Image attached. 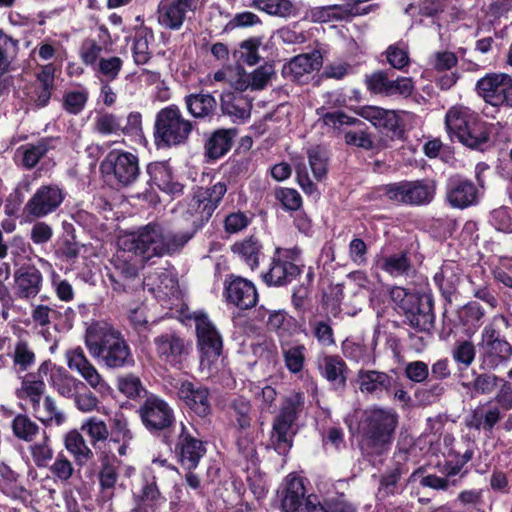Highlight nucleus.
I'll return each instance as SVG.
<instances>
[{"instance_id":"nucleus-3","label":"nucleus","mask_w":512,"mask_h":512,"mask_svg":"<svg viewBox=\"0 0 512 512\" xmlns=\"http://www.w3.org/2000/svg\"><path fill=\"white\" fill-rule=\"evenodd\" d=\"M398 414L393 409L374 407L364 412L359 424L360 449L365 455L380 456L392 445L398 426Z\"/></svg>"},{"instance_id":"nucleus-56","label":"nucleus","mask_w":512,"mask_h":512,"mask_svg":"<svg viewBox=\"0 0 512 512\" xmlns=\"http://www.w3.org/2000/svg\"><path fill=\"white\" fill-rule=\"evenodd\" d=\"M118 390L127 398H140L147 393L140 378L134 374H126L117 379Z\"/></svg>"},{"instance_id":"nucleus-42","label":"nucleus","mask_w":512,"mask_h":512,"mask_svg":"<svg viewBox=\"0 0 512 512\" xmlns=\"http://www.w3.org/2000/svg\"><path fill=\"white\" fill-rule=\"evenodd\" d=\"M14 367L21 372L29 370L36 362V354L26 339L19 338L9 354Z\"/></svg>"},{"instance_id":"nucleus-62","label":"nucleus","mask_w":512,"mask_h":512,"mask_svg":"<svg viewBox=\"0 0 512 512\" xmlns=\"http://www.w3.org/2000/svg\"><path fill=\"white\" fill-rule=\"evenodd\" d=\"M93 130L102 135L117 134L121 130V124L113 113L102 112L95 117Z\"/></svg>"},{"instance_id":"nucleus-8","label":"nucleus","mask_w":512,"mask_h":512,"mask_svg":"<svg viewBox=\"0 0 512 512\" xmlns=\"http://www.w3.org/2000/svg\"><path fill=\"white\" fill-rule=\"evenodd\" d=\"M301 249L298 247H277L271 257L269 269L262 275L268 286L281 287L290 284L305 268L301 262Z\"/></svg>"},{"instance_id":"nucleus-59","label":"nucleus","mask_w":512,"mask_h":512,"mask_svg":"<svg viewBox=\"0 0 512 512\" xmlns=\"http://www.w3.org/2000/svg\"><path fill=\"white\" fill-rule=\"evenodd\" d=\"M110 47L101 46L95 38H86L80 47V57L84 64L92 66L99 61L103 52H109Z\"/></svg>"},{"instance_id":"nucleus-6","label":"nucleus","mask_w":512,"mask_h":512,"mask_svg":"<svg viewBox=\"0 0 512 512\" xmlns=\"http://www.w3.org/2000/svg\"><path fill=\"white\" fill-rule=\"evenodd\" d=\"M194 122L187 119L181 109L171 104L160 109L155 116L154 143L158 148H171L188 143Z\"/></svg>"},{"instance_id":"nucleus-20","label":"nucleus","mask_w":512,"mask_h":512,"mask_svg":"<svg viewBox=\"0 0 512 512\" xmlns=\"http://www.w3.org/2000/svg\"><path fill=\"white\" fill-rule=\"evenodd\" d=\"M177 397L200 417L211 413L210 390L199 382L181 381L177 386Z\"/></svg>"},{"instance_id":"nucleus-52","label":"nucleus","mask_w":512,"mask_h":512,"mask_svg":"<svg viewBox=\"0 0 512 512\" xmlns=\"http://www.w3.org/2000/svg\"><path fill=\"white\" fill-rule=\"evenodd\" d=\"M222 110L225 114L239 119L250 115V106L245 97L240 94L229 93L222 97Z\"/></svg>"},{"instance_id":"nucleus-18","label":"nucleus","mask_w":512,"mask_h":512,"mask_svg":"<svg viewBox=\"0 0 512 512\" xmlns=\"http://www.w3.org/2000/svg\"><path fill=\"white\" fill-rule=\"evenodd\" d=\"M223 295L228 304L240 310L251 309L256 306L258 301V293L254 283L234 274L226 276Z\"/></svg>"},{"instance_id":"nucleus-10","label":"nucleus","mask_w":512,"mask_h":512,"mask_svg":"<svg viewBox=\"0 0 512 512\" xmlns=\"http://www.w3.org/2000/svg\"><path fill=\"white\" fill-rule=\"evenodd\" d=\"M383 194L390 201L410 206L429 204L436 193V183L430 179L400 181L390 183L382 188Z\"/></svg>"},{"instance_id":"nucleus-55","label":"nucleus","mask_w":512,"mask_h":512,"mask_svg":"<svg viewBox=\"0 0 512 512\" xmlns=\"http://www.w3.org/2000/svg\"><path fill=\"white\" fill-rule=\"evenodd\" d=\"M230 408L233 412L232 416L235 423L241 430H246L251 427L252 423V406L250 402L243 397L235 398Z\"/></svg>"},{"instance_id":"nucleus-21","label":"nucleus","mask_w":512,"mask_h":512,"mask_svg":"<svg viewBox=\"0 0 512 512\" xmlns=\"http://www.w3.org/2000/svg\"><path fill=\"white\" fill-rule=\"evenodd\" d=\"M181 429L175 444V454L179 463L187 470L195 469L200 459L205 455L204 443L195 437L191 431L181 423Z\"/></svg>"},{"instance_id":"nucleus-41","label":"nucleus","mask_w":512,"mask_h":512,"mask_svg":"<svg viewBox=\"0 0 512 512\" xmlns=\"http://www.w3.org/2000/svg\"><path fill=\"white\" fill-rule=\"evenodd\" d=\"M379 268L393 277L406 276L412 269L411 260L408 252L382 256L378 260Z\"/></svg>"},{"instance_id":"nucleus-1","label":"nucleus","mask_w":512,"mask_h":512,"mask_svg":"<svg viewBox=\"0 0 512 512\" xmlns=\"http://www.w3.org/2000/svg\"><path fill=\"white\" fill-rule=\"evenodd\" d=\"M85 345L90 355L110 369L134 364L131 348L124 335L107 324L95 323L87 328Z\"/></svg>"},{"instance_id":"nucleus-9","label":"nucleus","mask_w":512,"mask_h":512,"mask_svg":"<svg viewBox=\"0 0 512 512\" xmlns=\"http://www.w3.org/2000/svg\"><path fill=\"white\" fill-rule=\"evenodd\" d=\"M227 192L225 182H217L210 187H196L188 200L185 211L194 230L201 228L212 217Z\"/></svg>"},{"instance_id":"nucleus-31","label":"nucleus","mask_w":512,"mask_h":512,"mask_svg":"<svg viewBox=\"0 0 512 512\" xmlns=\"http://www.w3.org/2000/svg\"><path fill=\"white\" fill-rule=\"evenodd\" d=\"M184 104L187 112L198 120L211 119L216 114L217 101L215 97L201 91L199 93H191L184 97Z\"/></svg>"},{"instance_id":"nucleus-53","label":"nucleus","mask_w":512,"mask_h":512,"mask_svg":"<svg viewBox=\"0 0 512 512\" xmlns=\"http://www.w3.org/2000/svg\"><path fill=\"white\" fill-rule=\"evenodd\" d=\"M383 54L388 64L394 69L403 71L410 65L409 47L403 41L389 45Z\"/></svg>"},{"instance_id":"nucleus-22","label":"nucleus","mask_w":512,"mask_h":512,"mask_svg":"<svg viewBox=\"0 0 512 512\" xmlns=\"http://www.w3.org/2000/svg\"><path fill=\"white\" fill-rule=\"evenodd\" d=\"M97 472L99 483L98 501L108 502L115 497V489L120 477V460L113 454L102 452Z\"/></svg>"},{"instance_id":"nucleus-7","label":"nucleus","mask_w":512,"mask_h":512,"mask_svg":"<svg viewBox=\"0 0 512 512\" xmlns=\"http://www.w3.org/2000/svg\"><path fill=\"white\" fill-rule=\"evenodd\" d=\"M304 406V394L296 392L286 397L274 417L269 445L279 454L287 455L297 433L296 421Z\"/></svg>"},{"instance_id":"nucleus-46","label":"nucleus","mask_w":512,"mask_h":512,"mask_svg":"<svg viewBox=\"0 0 512 512\" xmlns=\"http://www.w3.org/2000/svg\"><path fill=\"white\" fill-rule=\"evenodd\" d=\"M476 346L468 339L456 340L451 348V356L460 369H468L475 360Z\"/></svg>"},{"instance_id":"nucleus-47","label":"nucleus","mask_w":512,"mask_h":512,"mask_svg":"<svg viewBox=\"0 0 512 512\" xmlns=\"http://www.w3.org/2000/svg\"><path fill=\"white\" fill-rule=\"evenodd\" d=\"M250 7L281 18L290 17L295 11L290 0H252Z\"/></svg>"},{"instance_id":"nucleus-27","label":"nucleus","mask_w":512,"mask_h":512,"mask_svg":"<svg viewBox=\"0 0 512 512\" xmlns=\"http://www.w3.org/2000/svg\"><path fill=\"white\" fill-rule=\"evenodd\" d=\"M356 381L361 393L380 398L384 392H389L392 377L378 370L360 369Z\"/></svg>"},{"instance_id":"nucleus-49","label":"nucleus","mask_w":512,"mask_h":512,"mask_svg":"<svg viewBox=\"0 0 512 512\" xmlns=\"http://www.w3.org/2000/svg\"><path fill=\"white\" fill-rule=\"evenodd\" d=\"M123 66V60L118 56L100 58L96 64L91 67L99 77L101 82H111L115 80Z\"/></svg>"},{"instance_id":"nucleus-15","label":"nucleus","mask_w":512,"mask_h":512,"mask_svg":"<svg viewBox=\"0 0 512 512\" xmlns=\"http://www.w3.org/2000/svg\"><path fill=\"white\" fill-rule=\"evenodd\" d=\"M137 412L142 424L151 433L165 431L175 423L174 409L155 394L148 395Z\"/></svg>"},{"instance_id":"nucleus-45","label":"nucleus","mask_w":512,"mask_h":512,"mask_svg":"<svg viewBox=\"0 0 512 512\" xmlns=\"http://www.w3.org/2000/svg\"><path fill=\"white\" fill-rule=\"evenodd\" d=\"M485 316L483 308L475 301L469 302L457 311V318L466 332L474 333Z\"/></svg>"},{"instance_id":"nucleus-54","label":"nucleus","mask_w":512,"mask_h":512,"mask_svg":"<svg viewBox=\"0 0 512 512\" xmlns=\"http://www.w3.org/2000/svg\"><path fill=\"white\" fill-rule=\"evenodd\" d=\"M18 51V41L0 31V77L9 71Z\"/></svg>"},{"instance_id":"nucleus-30","label":"nucleus","mask_w":512,"mask_h":512,"mask_svg":"<svg viewBox=\"0 0 512 512\" xmlns=\"http://www.w3.org/2000/svg\"><path fill=\"white\" fill-rule=\"evenodd\" d=\"M321 65L322 57L318 52L300 54L283 66L282 73L286 78H290L293 81H300L304 75L318 70Z\"/></svg>"},{"instance_id":"nucleus-23","label":"nucleus","mask_w":512,"mask_h":512,"mask_svg":"<svg viewBox=\"0 0 512 512\" xmlns=\"http://www.w3.org/2000/svg\"><path fill=\"white\" fill-rule=\"evenodd\" d=\"M43 275L32 264H24L14 272V294L18 299L29 300L35 298L41 291Z\"/></svg>"},{"instance_id":"nucleus-17","label":"nucleus","mask_w":512,"mask_h":512,"mask_svg":"<svg viewBox=\"0 0 512 512\" xmlns=\"http://www.w3.org/2000/svg\"><path fill=\"white\" fill-rule=\"evenodd\" d=\"M475 90L491 106H512V77L506 73L486 74L476 82Z\"/></svg>"},{"instance_id":"nucleus-57","label":"nucleus","mask_w":512,"mask_h":512,"mask_svg":"<svg viewBox=\"0 0 512 512\" xmlns=\"http://www.w3.org/2000/svg\"><path fill=\"white\" fill-rule=\"evenodd\" d=\"M262 44L260 37H251L239 44V50L235 52V55L239 54V61L253 66L259 63L261 57L259 55V47Z\"/></svg>"},{"instance_id":"nucleus-37","label":"nucleus","mask_w":512,"mask_h":512,"mask_svg":"<svg viewBox=\"0 0 512 512\" xmlns=\"http://www.w3.org/2000/svg\"><path fill=\"white\" fill-rule=\"evenodd\" d=\"M462 271L458 264L453 261L444 262L440 272L434 276L443 296L450 298L456 293L461 282Z\"/></svg>"},{"instance_id":"nucleus-44","label":"nucleus","mask_w":512,"mask_h":512,"mask_svg":"<svg viewBox=\"0 0 512 512\" xmlns=\"http://www.w3.org/2000/svg\"><path fill=\"white\" fill-rule=\"evenodd\" d=\"M64 442L66 449L73 454L78 464L83 465L93 458V451L88 447L83 435L77 430L68 432Z\"/></svg>"},{"instance_id":"nucleus-50","label":"nucleus","mask_w":512,"mask_h":512,"mask_svg":"<svg viewBox=\"0 0 512 512\" xmlns=\"http://www.w3.org/2000/svg\"><path fill=\"white\" fill-rule=\"evenodd\" d=\"M306 348L303 344L282 346V355L285 367L292 374L300 373L306 360Z\"/></svg>"},{"instance_id":"nucleus-29","label":"nucleus","mask_w":512,"mask_h":512,"mask_svg":"<svg viewBox=\"0 0 512 512\" xmlns=\"http://www.w3.org/2000/svg\"><path fill=\"white\" fill-rule=\"evenodd\" d=\"M320 374L338 391L347 386L348 366L339 355H325L319 365Z\"/></svg>"},{"instance_id":"nucleus-25","label":"nucleus","mask_w":512,"mask_h":512,"mask_svg":"<svg viewBox=\"0 0 512 512\" xmlns=\"http://www.w3.org/2000/svg\"><path fill=\"white\" fill-rule=\"evenodd\" d=\"M50 368L51 361H44L36 372L26 374L17 391L18 398L28 400L31 407L42 400L46 388L43 377L48 374Z\"/></svg>"},{"instance_id":"nucleus-40","label":"nucleus","mask_w":512,"mask_h":512,"mask_svg":"<svg viewBox=\"0 0 512 512\" xmlns=\"http://www.w3.org/2000/svg\"><path fill=\"white\" fill-rule=\"evenodd\" d=\"M34 415L45 425H61L65 421V414L57 407L51 396H45L32 406Z\"/></svg>"},{"instance_id":"nucleus-26","label":"nucleus","mask_w":512,"mask_h":512,"mask_svg":"<svg viewBox=\"0 0 512 512\" xmlns=\"http://www.w3.org/2000/svg\"><path fill=\"white\" fill-rule=\"evenodd\" d=\"M403 314L408 324L417 331H429L433 327V304L427 296L419 295Z\"/></svg>"},{"instance_id":"nucleus-11","label":"nucleus","mask_w":512,"mask_h":512,"mask_svg":"<svg viewBox=\"0 0 512 512\" xmlns=\"http://www.w3.org/2000/svg\"><path fill=\"white\" fill-rule=\"evenodd\" d=\"M133 250L124 246L111 260L113 271L108 273V279L113 291L127 293L141 285L139 270L141 261Z\"/></svg>"},{"instance_id":"nucleus-4","label":"nucleus","mask_w":512,"mask_h":512,"mask_svg":"<svg viewBox=\"0 0 512 512\" xmlns=\"http://www.w3.org/2000/svg\"><path fill=\"white\" fill-rule=\"evenodd\" d=\"M193 235L194 232H173L159 224H148L137 235L125 240L123 246L133 250L143 259H149L179 252Z\"/></svg>"},{"instance_id":"nucleus-58","label":"nucleus","mask_w":512,"mask_h":512,"mask_svg":"<svg viewBox=\"0 0 512 512\" xmlns=\"http://www.w3.org/2000/svg\"><path fill=\"white\" fill-rule=\"evenodd\" d=\"M307 156L315 179L321 181L327 174L328 156L326 151L320 146H314L307 150Z\"/></svg>"},{"instance_id":"nucleus-64","label":"nucleus","mask_w":512,"mask_h":512,"mask_svg":"<svg viewBox=\"0 0 512 512\" xmlns=\"http://www.w3.org/2000/svg\"><path fill=\"white\" fill-rule=\"evenodd\" d=\"M78 374L87 382L91 388L97 392L106 394L111 391L110 386L107 384V382L92 363L79 370Z\"/></svg>"},{"instance_id":"nucleus-48","label":"nucleus","mask_w":512,"mask_h":512,"mask_svg":"<svg viewBox=\"0 0 512 512\" xmlns=\"http://www.w3.org/2000/svg\"><path fill=\"white\" fill-rule=\"evenodd\" d=\"M14 436L25 442H32L40 431L39 425L27 414H18L11 423Z\"/></svg>"},{"instance_id":"nucleus-33","label":"nucleus","mask_w":512,"mask_h":512,"mask_svg":"<svg viewBox=\"0 0 512 512\" xmlns=\"http://www.w3.org/2000/svg\"><path fill=\"white\" fill-rule=\"evenodd\" d=\"M50 385L65 398H72L77 390L85 388V384L72 376L65 368L57 366L51 362Z\"/></svg>"},{"instance_id":"nucleus-39","label":"nucleus","mask_w":512,"mask_h":512,"mask_svg":"<svg viewBox=\"0 0 512 512\" xmlns=\"http://www.w3.org/2000/svg\"><path fill=\"white\" fill-rule=\"evenodd\" d=\"M56 140L51 137L41 138L36 143H27L17 149L22 156V165L26 169H33L39 161L46 156L49 150L54 148Z\"/></svg>"},{"instance_id":"nucleus-14","label":"nucleus","mask_w":512,"mask_h":512,"mask_svg":"<svg viewBox=\"0 0 512 512\" xmlns=\"http://www.w3.org/2000/svg\"><path fill=\"white\" fill-rule=\"evenodd\" d=\"M65 192L57 184L40 186L29 198L23 208L26 222H33L55 212L63 203Z\"/></svg>"},{"instance_id":"nucleus-61","label":"nucleus","mask_w":512,"mask_h":512,"mask_svg":"<svg viewBox=\"0 0 512 512\" xmlns=\"http://www.w3.org/2000/svg\"><path fill=\"white\" fill-rule=\"evenodd\" d=\"M81 430L86 433L93 446L98 442H103L108 439L109 430L106 423L96 417L87 419L81 426Z\"/></svg>"},{"instance_id":"nucleus-16","label":"nucleus","mask_w":512,"mask_h":512,"mask_svg":"<svg viewBox=\"0 0 512 512\" xmlns=\"http://www.w3.org/2000/svg\"><path fill=\"white\" fill-rule=\"evenodd\" d=\"M201 7V0H161L157 9L158 24L171 31H179L190 22Z\"/></svg>"},{"instance_id":"nucleus-34","label":"nucleus","mask_w":512,"mask_h":512,"mask_svg":"<svg viewBox=\"0 0 512 512\" xmlns=\"http://www.w3.org/2000/svg\"><path fill=\"white\" fill-rule=\"evenodd\" d=\"M503 418V413L497 405L477 407L471 412L470 417L466 421V425L470 429L483 430L491 432L494 426Z\"/></svg>"},{"instance_id":"nucleus-12","label":"nucleus","mask_w":512,"mask_h":512,"mask_svg":"<svg viewBox=\"0 0 512 512\" xmlns=\"http://www.w3.org/2000/svg\"><path fill=\"white\" fill-rule=\"evenodd\" d=\"M102 174L117 186H131L140 175L139 160L127 151H110L100 164Z\"/></svg>"},{"instance_id":"nucleus-2","label":"nucleus","mask_w":512,"mask_h":512,"mask_svg":"<svg viewBox=\"0 0 512 512\" xmlns=\"http://www.w3.org/2000/svg\"><path fill=\"white\" fill-rule=\"evenodd\" d=\"M480 369L496 371L512 359V322L502 314L495 315L481 332Z\"/></svg>"},{"instance_id":"nucleus-24","label":"nucleus","mask_w":512,"mask_h":512,"mask_svg":"<svg viewBox=\"0 0 512 512\" xmlns=\"http://www.w3.org/2000/svg\"><path fill=\"white\" fill-rule=\"evenodd\" d=\"M446 200L453 208L465 209L477 203L478 189L470 180L452 177L447 183Z\"/></svg>"},{"instance_id":"nucleus-35","label":"nucleus","mask_w":512,"mask_h":512,"mask_svg":"<svg viewBox=\"0 0 512 512\" xmlns=\"http://www.w3.org/2000/svg\"><path fill=\"white\" fill-rule=\"evenodd\" d=\"M305 494L306 489L302 478L295 476L288 478L281 501V510L298 512L307 510Z\"/></svg>"},{"instance_id":"nucleus-51","label":"nucleus","mask_w":512,"mask_h":512,"mask_svg":"<svg viewBox=\"0 0 512 512\" xmlns=\"http://www.w3.org/2000/svg\"><path fill=\"white\" fill-rule=\"evenodd\" d=\"M499 382H503V379L491 373V371H487L476 374L473 381L464 386L475 394L490 395L496 391Z\"/></svg>"},{"instance_id":"nucleus-38","label":"nucleus","mask_w":512,"mask_h":512,"mask_svg":"<svg viewBox=\"0 0 512 512\" xmlns=\"http://www.w3.org/2000/svg\"><path fill=\"white\" fill-rule=\"evenodd\" d=\"M235 136V129L215 130L205 143L206 155L213 160L222 157L231 149Z\"/></svg>"},{"instance_id":"nucleus-63","label":"nucleus","mask_w":512,"mask_h":512,"mask_svg":"<svg viewBox=\"0 0 512 512\" xmlns=\"http://www.w3.org/2000/svg\"><path fill=\"white\" fill-rule=\"evenodd\" d=\"M88 92L85 89L68 91L63 95V109L72 115H78L86 106Z\"/></svg>"},{"instance_id":"nucleus-43","label":"nucleus","mask_w":512,"mask_h":512,"mask_svg":"<svg viewBox=\"0 0 512 512\" xmlns=\"http://www.w3.org/2000/svg\"><path fill=\"white\" fill-rule=\"evenodd\" d=\"M232 251L245 261L252 270L259 266L262 245L258 239L249 237L241 242H237L232 246Z\"/></svg>"},{"instance_id":"nucleus-60","label":"nucleus","mask_w":512,"mask_h":512,"mask_svg":"<svg viewBox=\"0 0 512 512\" xmlns=\"http://www.w3.org/2000/svg\"><path fill=\"white\" fill-rule=\"evenodd\" d=\"M50 442V437L43 431L42 440L30 446L31 456L37 467H47L52 460L53 450Z\"/></svg>"},{"instance_id":"nucleus-28","label":"nucleus","mask_w":512,"mask_h":512,"mask_svg":"<svg viewBox=\"0 0 512 512\" xmlns=\"http://www.w3.org/2000/svg\"><path fill=\"white\" fill-rule=\"evenodd\" d=\"M354 111L358 116L369 121L376 128H384L395 133L400 127V117L396 110L365 105L357 107Z\"/></svg>"},{"instance_id":"nucleus-13","label":"nucleus","mask_w":512,"mask_h":512,"mask_svg":"<svg viewBox=\"0 0 512 512\" xmlns=\"http://www.w3.org/2000/svg\"><path fill=\"white\" fill-rule=\"evenodd\" d=\"M155 353L165 364L181 369L192 351V342L176 331H167L153 339Z\"/></svg>"},{"instance_id":"nucleus-32","label":"nucleus","mask_w":512,"mask_h":512,"mask_svg":"<svg viewBox=\"0 0 512 512\" xmlns=\"http://www.w3.org/2000/svg\"><path fill=\"white\" fill-rule=\"evenodd\" d=\"M150 180L162 191L180 195L184 186L173 180L172 169L167 162H152L147 166Z\"/></svg>"},{"instance_id":"nucleus-5","label":"nucleus","mask_w":512,"mask_h":512,"mask_svg":"<svg viewBox=\"0 0 512 512\" xmlns=\"http://www.w3.org/2000/svg\"><path fill=\"white\" fill-rule=\"evenodd\" d=\"M450 138L472 149H481L490 139L488 124L478 113L463 105L452 106L445 115Z\"/></svg>"},{"instance_id":"nucleus-19","label":"nucleus","mask_w":512,"mask_h":512,"mask_svg":"<svg viewBox=\"0 0 512 512\" xmlns=\"http://www.w3.org/2000/svg\"><path fill=\"white\" fill-rule=\"evenodd\" d=\"M195 328L202 362L204 360L212 362L218 359L222 353L223 340L215 325L207 315L199 314L195 317Z\"/></svg>"},{"instance_id":"nucleus-36","label":"nucleus","mask_w":512,"mask_h":512,"mask_svg":"<svg viewBox=\"0 0 512 512\" xmlns=\"http://www.w3.org/2000/svg\"><path fill=\"white\" fill-rule=\"evenodd\" d=\"M135 500L138 506L150 509L157 508L166 501L158 487L157 478L152 472L143 473L141 488Z\"/></svg>"}]
</instances>
